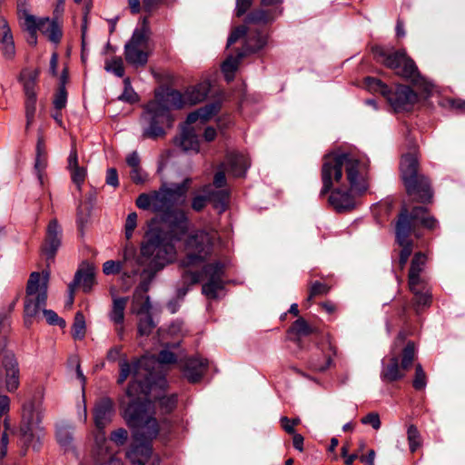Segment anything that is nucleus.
Wrapping results in <instances>:
<instances>
[{"label":"nucleus","instance_id":"1","mask_svg":"<svg viewBox=\"0 0 465 465\" xmlns=\"http://www.w3.org/2000/svg\"><path fill=\"white\" fill-rule=\"evenodd\" d=\"M191 179L181 183H163L150 193H141L136 206L143 210L152 209L161 214L163 224L168 229L150 225L141 244L142 255L156 270H162L176 259L173 241H179L188 230V219L185 213L177 208L186 203Z\"/></svg>","mask_w":465,"mask_h":465},{"label":"nucleus","instance_id":"2","mask_svg":"<svg viewBox=\"0 0 465 465\" xmlns=\"http://www.w3.org/2000/svg\"><path fill=\"white\" fill-rule=\"evenodd\" d=\"M217 238L214 231L198 230L192 232L185 242L186 257L181 265L185 269L182 278L184 284H194L201 281L202 292L208 299H216L223 290V266L220 262L207 264L202 272L193 271L192 267L202 263L210 254L213 242Z\"/></svg>","mask_w":465,"mask_h":465},{"label":"nucleus","instance_id":"3","mask_svg":"<svg viewBox=\"0 0 465 465\" xmlns=\"http://www.w3.org/2000/svg\"><path fill=\"white\" fill-rule=\"evenodd\" d=\"M210 88V82L203 81L187 88L183 94L169 89L156 93L154 99L146 104L142 116V121L147 124L143 128V136L153 139L163 136L164 130L162 125L172 122L170 111L203 102L207 97Z\"/></svg>","mask_w":465,"mask_h":465},{"label":"nucleus","instance_id":"4","mask_svg":"<svg viewBox=\"0 0 465 465\" xmlns=\"http://www.w3.org/2000/svg\"><path fill=\"white\" fill-rule=\"evenodd\" d=\"M176 361L174 353L163 350L158 358L144 355L140 359L129 362L125 358L119 361L120 373L117 383L122 385L127 379H131L126 389L127 396H135L141 392L147 395L156 383L162 387L166 384L164 378L155 373L156 368L163 364L173 363Z\"/></svg>","mask_w":465,"mask_h":465},{"label":"nucleus","instance_id":"5","mask_svg":"<svg viewBox=\"0 0 465 465\" xmlns=\"http://www.w3.org/2000/svg\"><path fill=\"white\" fill-rule=\"evenodd\" d=\"M151 404L128 403L124 418L133 429L134 444L126 457L133 464L144 465L151 454V442L159 433V424L153 416Z\"/></svg>","mask_w":465,"mask_h":465},{"label":"nucleus","instance_id":"6","mask_svg":"<svg viewBox=\"0 0 465 465\" xmlns=\"http://www.w3.org/2000/svg\"><path fill=\"white\" fill-rule=\"evenodd\" d=\"M343 171L346 173L345 180L351 191L362 193L368 189L366 174L368 163L347 153H331L324 156L322 168V190L325 193L331 190L334 183L343 184Z\"/></svg>","mask_w":465,"mask_h":465},{"label":"nucleus","instance_id":"7","mask_svg":"<svg viewBox=\"0 0 465 465\" xmlns=\"http://www.w3.org/2000/svg\"><path fill=\"white\" fill-rule=\"evenodd\" d=\"M49 278L48 271H44L42 273L33 272L29 276L24 305V318L27 327L38 317L41 310L48 324L58 325L62 328L65 326V322L54 311L45 309L47 301Z\"/></svg>","mask_w":465,"mask_h":465},{"label":"nucleus","instance_id":"8","mask_svg":"<svg viewBox=\"0 0 465 465\" xmlns=\"http://www.w3.org/2000/svg\"><path fill=\"white\" fill-rule=\"evenodd\" d=\"M372 53L378 62L393 70L397 75L410 81L422 94L430 93L432 84L420 74L414 61L404 50L389 52L382 46H374Z\"/></svg>","mask_w":465,"mask_h":465},{"label":"nucleus","instance_id":"9","mask_svg":"<svg viewBox=\"0 0 465 465\" xmlns=\"http://www.w3.org/2000/svg\"><path fill=\"white\" fill-rule=\"evenodd\" d=\"M418 224L432 230L437 227V221L428 215L427 209L424 207L413 208L410 215L407 208H404L396 223V241L401 247L399 261L401 269H403L412 252V242L410 240V234L412 228Z\"/></svg>","mask_w":465,"mask_h":465},{"label":"nucleus","instance_id":"10","mask_svg":"<svg viewBox=\"0 0 465 465\" xmlns=\"http://www.w3.org/2000/svg\"><path fill=\"white\" fill-rule=\"evenodd\" d=\"M219 109L220 104L213 103L189 114L179 135L173 140L174 145L184 153H197L200 150V141L196 129L218 113Z\"/></svg>","mask_w":465,"mask_h":465},{"label":"nucleus","instance_id":"11","mask_svg":"<svg viewBox=\"0 0 465 465\" xmlns=\"http://www.w3.org/2000/svg\"><path fill=\"white\" fill-rule=\"evenodd\" d=\"M401 172L409 195L422 203L431 199L432 193L428 179L418 175V159L415 154L408 153L402 157Z\"/></svg>","mask_w":465,"mask_h":465},{"label":"nucleus","instance_id":"12","mask_svg":"<svg viewBox=\"0 0 465 465\" xmlns=\"http://www.w3.org/2000/svg\"><path fill=\"white\" fill-rule=\"evenodd\" d=\"M143 264L147 265V268L143 269V273L148 274L151 278L159 271L153 268L142 254L141 257H137L135 249L133 246H126L124 252L123 262L107 261L103 265V272L104 274L110 275L123 271L124 278H132L139 273L140 267Z\"/></svg>","mask_w":465,"mask_h":465},{"label":"nucleus","instance_id":"13","mask_svg":"<svg viewBox=\"0 0 465 465\" xmlns=\"http://www.w3.org/2000/svg\"><path fill=\"white\" fill-rule=\"evenodd\" d=\"M41 412L32 404L25 405L23 409L20 432L22 440L27 446L37 450L39 441L44 437V428L41 426Z\"/></svg>","mask_w":465,"mask_h":465},{"label":"nucleus","instance_id":"14","mask_svg":"<svg viewBox=\"0 0 465 465\" xmlns=\"http://www.w3.org/2000/svg\"><path fill=\"white\" fill-rule=\"evenodd\" d=\"M148 37L143 29H136L124 45L126 62L134 67H143L148 61Z\"/></svg>","mask_w":465,"mask_h":465},{"label":"nucleus","instance_id":"15","mask_svg":"<svg viewBox=\"0 0 465 465\" xmlns=\"http://www.w3.org/2000/svg\"><path fill=\"white\" fill-rule=\"evenodd\" d=\"M385 98L395 112L410 111L418 102L417 93L406 85H398L394 90L389 89Z\"/></svg>","mask_w":465,"mask_h":465},{"label":"nucleus","instance_id":"16","mask_svg":"<svg viewBox=\"0 0 465 465\" xmlns=\"http://www.w3.org/2000/svg\"><path fill=\"white\" fill-rule=\"evenodd\" d=\"M39 71L37 69H24L19 76V81L23 84L25 96V114L35 115L36 112V92L35 86L38 79Z\"/></svg>","mask_w":465,"mask_h":465},{"label":"nucleus","instance_id":"17","mask_svg":"<svg viewBox=\"0 0 465 465\" xmlns=\"http://www.w3.org/2000/svg\"><path fill=\"white\" fill-rule=\"evenodd\" d=\"M152 305L149 297L143 302L136 293L133 297L131 312L139 316L138 333L141 336H148L155 327L151 316Z\"/></svg>","mask_w":465,"mask_h":465},{"label":"nucleus","instance_id":"18","mask_svg":"<svg viewBox=\"0 0 465 465\" xmlns=\"http://www.w3.org/2000/svg\"><path fill=\"white\" fill-rule=\"evenodd\" d=\"M203 193L205 195H196L193 197L192 202V208L194 211H202L207 201L213 203L214 207L218 209L219 212H223L225 210L229 199V193L227 190L213 192L212 185L209 184L203 187Z\"/></svg>","mask_w":465,"mask_h":465},{"label":"nucleus","instance_id":"19","mask_svg":"<svg viewBox=\"0 0 465 465\" xmlns=\"http://www.w3.org/2000/svg\"><path fill=\"white\" fill-rule=\"evenodd\" d=\"M115 413L113 401L108 397L98 400L94 409V420L98 430H104Z\"/></svg>","mask_w":465,"mask_h":465},{"label":"nucleus","instance_id":"20","mask_svg":"<svg viewBox=\"0 0 465 465\" xmlns=\"http://www.w3.org/2000/svg\"><path fill=\"white\" fill-rule=\"evenodd\" d=\"M62 228L56 219L49 222L46 228L45 241L43 246V252L47 259H53L57 250L61 246Z\"/></svg>","mask_w":465,"mask_h":465},{"label":"nucleus","instance_id":"21","mask_svg":"<svg viewBox=\"0 0 465 465\" xmlns=\"http://www.w3.org/2000/svg\"><path fill=\"white\" fill-rule=\"evenodd\" d=\"M156 386H159L161 388L159 383H156L154 385L153 391L151 392H149L147 395H143L141 392H139L138 395L128 396L129 398H131V401L129 403L136 402L137 404H143V403H148L149 402L151 404L152 411H153V413H154L153 406L151 401L147 400V397L149 395H152L153 398H158L159 404L164 410V411H166V412L171 411L175 407V404H176V401H177L176 396L175 395H172V396H158L156 394L153 395V391L155 390ZM164 386L165 385L162 386V388H163ZM153 416L154 417V414H153Z\"/></svg>","mask_w":465,"mask_h":465},{"label":"nucleus","instance_id":"22","mask_svg":"<svg viewBox=\"0 0 465 465\" xmlns=\"http://www.w3.org/2000/svg\"><path fill=\"white\" fill-rule=\"evenodd\" d=\"M249 166V158L242 153L234 152L228 153L226 163L223 164L224 170L235 177L244 175Z\"/></svg>","mask_w":465,"mask_h":465},{"label":"nucleus","instance_id":"23","mask_svg":"<svg viewBox=\"0 0 465 465\" xmlns=\"http://www.w3.org/2000/svg\"><path fill=\"white\" fill-rule=\"evenodd\" d=\"M208 366V361L202 358L189 359L183 369L184 377L193 383L201 380Z\"/></svg>","mask_w":465,"mask_h":465},{"label":"nucleus","instance_id":"24","mask_svg":"<svg viewBox=\"0 0 465 465\" xmlns=\"http://www.w3.org/2000/svg\"><path fill=\"white\" fill-rule=\"evenodd\" d=\"M35 29L45 35L49 41L57 44L62 36L58 24L48 17L37 18L35 16Z\"/></svg>","mask_w":465,"mask_h":465},{"label":"nucleus","instance_id":"25","mask_svg":"<svg viewBox=\"0 0 465 465\" xmlns=\"http://www.w3.org/2000/svg\"><path fill=\"white\" fill-rule=\"evenodd\" d=\"M329 203L337 212L348 211L355 206L352 196L341 189H336L331 192Z\"/></svg>","mask_w":465,"mask_h":465},{"label":"nucleus","instance_id":"26","mask_svg":"<svg viewBox=\"0 0 465 465\" xmlns=\"http://www.w3.org/2000/svg\"><path fill=\"white\" fill-rule=\"evenodd\" d=\"M46 166V152L45 146V139L42 134L39 133L36 143V158L35 169L36 171L37 178L40 184L44 183V171Z\"/></svg>","mask_w":465,"mask_h":465},{"label":"nucleus","instance_id":"27","mask_svg":"<svg viewBox=\"0 0 465 465\" xmlns=\"http://www.w3.org/2000/svg\"><path fill=\"white\" fill-rule=\"evenodd\" d=\"M317 329L309 325L303 318L297 319L289 330V333L293 335L292 338L298 345L301 343L302 337L309 336L315 333Z\"/></svg>","mask_w":465,"mask_h":465},{"label":"nucleus","instance_id":"28","mask_svg":"<svg viewBox=\"0 0 465 465\" xmlns=\"http://www.w3.org/2000/svg\"><path fill=\"white\" fill-rule=\"evenodd\" d=\"M94 442L96 452L98 455L97 462L103 463L108 459L110 462H114L117 463V465H121V462L119 460L113 459L112 454L108 451L107 440L103 430H99V431L95 435Z\"/></svg>","mask_w":465,"mask_h":465},{"label":"nucleus","instance_id":"29","mask_svg":"<svg viewBox=\"0 0 465 465\" xmlns=\"http://www.w3.org/2000/svg\"><path fill=\"white\" fill-rule=\"evenodd\" d=\"M0 28L2 30L1 45L3 54L5 56V58L11 59L14 57L15 54V48L13 40V35L5 19L0 20Z\"/></svg>","mask_w":465,"mask_h":465},{"label":"nucleus","instance_id":"30","mask_svg":"<svg viewBox=\"0 0 465 465\" xmlns=\"http://www.w3.org/2000/svg\"><path fill=\"white\" fill-rule=\"evenodd\" d=\"M401 365H399L398 357L393 355L381 371V379L385 381H394L404 376Z\"/></svg>","mask_w":465,"mask_h":465},{"label":"nucleus","instance_id":"31","mask_svg":"<svg viewBox=\"0 0 465 465\" xmlns=\"http://www.w3.org/2000/svg\"><path fill=\"white\" fill-rule=\"evenodd\" d=\"M127 301L128 299L124 297H115L113 299V305L108 317L114 324L124 323Z\"/></svg>","mask_w":465,"mask_h":465},{"label":"nucleus","instance_id":"32","mask_svg":"<svg viewBox=\"0 0 465 465\" xmlns=\"http://www.w3.org/2000/svg\"><path fill=\"white\" fill-rule=\"evenodd\" d=\"M72 283H74V287L76 285L81 286L85 292H89L94 283V272L93 268L88 267L77 271Z\"/></svg>","mask_w":465,"mask_h":465},{"label":"nucleus","instance_id":"33","mask_svg":"<svg viewBox=\"0 0 465 465\" xmlns=\"http://www.w3.org/2000/svg\"><path fill=\"white\" fill-rule=\"evenodd\" d=\"M73 430L71 425L65 423H61L56 428L57 442L65 450H69L73 446Z\"/></svg>","mask_w":465,"mask_h":465},{"label":"nucleus","instance_id":"34","mask_svg":"<svg viewBox=\"0 0 465 465\" xmlns=\"http://www.w3.org/2000/svg\"><path fill=\"white\" fill-rule=\"evenodd\" d=\"M245 55L244 52H239L236 56L229 55L222 64V70L228 82L232 81L237 66Z\"/></svg>","mask_w":465,"mask_h":465},{"label":"nucleus","instance_id":"35","mask_svg":"<svg viewBox=\"0 0 465 465\" xmlns=\"http://www.w3.org/2000/svg\"><path fill=\"white\" fill-rule=\"evenodd\" d=\"M245 55L244 52H239L236 56L229 55L222 64V70L228 82L232 81L237 66Z\"/></svg>","mask_w":465,"mask_h":465},{"label":"nucleus","instance_id":"36","mask_svg":"<svg viewBox=\"0 0 465 465\" xmlns=\"http://www.w3.org/2000/svg\"><path fill=\"white\" fill-rule=\"evenodd\" d=\"M267 44V36L264 34L257 32L253 36H249L245 45L244 53H254L261 50Z\"/></svg>","mask_w":465,"mask_h":465},{"label":"nucleus","instance_id":"37","mask_svg":"<svg viewBox=\"0 0 465 465\" xmlns=\"http://www.w3.org/2000/svg\"><path fill=\"white\" fill-rule=\"evenodd\" d=\"M414 295V304L416 310L430 306L431 302V292L430 287L411 292Z\"/></svg>","mask_w":465,"mask_h":465},{"label":"nucleus","instance_id":"38","mask_svg":"<svg viewBox=\"0 0 465 465\" xmlns=\"http://www.w3.org/2000/svg\"><path fill=\"white\" fill-rule=\"evenodd\" d=\"M86 325L84 314L81 312H76L72 326V335L75 340H82L85 335Z\"/></svg>","mask_w":465,"mask_h":465},{"label":"nucleus","instance_id":"39","mask_svg":"<svg viewBox=\"0 0 465 465\" xmlns=\"http://www.w3.org/2000/svg\"><path fill=\"white\" fill-rule=\"evenodd\" d=\"M35 16L30 15L29 13L25 12L24 13V25L29 33L28 43L32 45H35L37 43V36H36L37 30L35 29Z\"/></svg>","mask_w":465,"mask_h":465},{"label":"nucleus","instance_id":"40","mask_svg":"<svg viewBox=\"0 0 465 465\" xmlns=\"http://www.w3.org/2000/svg\"><path fill=\"white\" fill-rule=\"evenodd\" d=\"M104 69L109 73H113L118 77H123L124 74L123 59L121 57H114L110 60H107L105 62Z\"/></svg>","mask_w":465,"mask_h":465},{"label":"nucleus","instance_id":"41","mask_svg":"<svg viewBox=\"0 0 465 465\" xmlns=\"http://www.w3.org/2000/svg\"><path fill=\"white\" fill-rule=\"evenodd\" d=\"M365 87L371 91L375 93L381 94L384 97L389 91V87L383 84L381 80L376 79L374 77H367L364 81Z\"/></svg>","mask_w":465,"mask_h":465},{"label":"nucleus","instance_id":"42","mask_svg":"<svg viewBox=\"0 0 465 465\" xmlns=\"http://www.w3.org/2000/svg\"><path fill=\"white\" fill-rule=\"evenodd\" d=\"M415 346L413 342H408L402 351L401 369L408 370L411 368L415 358Z\"/></svg>","mask_w":465,"mask_h":465},{"label":"nucleus","instance_id":"43","mask_svg":"<svg viewBox=\"0 0 465 465\" xmlns=\"http://www.w3.org/2000/svg\"><path fill=\"white\" fill-rule=\"evenodd\" d=\"M273 17L272 16L271 13L265 10H255L252 12L250 15H248L246 20L248 23H267L271 20H272Z\"/></svg>","mask_w":465,"mask_h":465},{"label":"nucleus","instance_id":"44","mask_svg":"<svg viewBox=\"0 0 465 465\" xmlns=\"http://www.w3.org/2000/svg\"><path fill=\"white\" fill-rule=\"evenodd\" d=\"M124 89L123 94L119 96V99L124 102L130 104L135 103L138 100V95L133 89L129 78L124 80Z\"/></svg>","mask_w":465,"mask_h":465},{"label":"nucleus","instance_id":"45","mask_svg":"<svg viewBox=\"0 0 465 465\" xmlns=\"http://www.w3.org/2000/svg\"><path fill=\"white\" fill-rule=\"evenodd\" d=\"M427 258L424 253L417 252L415 253L409 272H413L416 274H420L424 270L426 264Z\"/></svg>","mask_w":465,"mask_h":465},{"label":"nucleus","instance_id":"46","mask_svg":"<svg viewBox=\"0 0 465 465\" xmlns=\"http://www.w3.org/2000/svg\"><path fill=\"white\" fill-rule=\"evenodd\" d=\"M407 434H408L410 450L411 452H414L420 446V433L414 425H411L408 428Z\"/></svg>","mask_w":465,"mask_h":465},{"label":"nucleus","instance_id":"47","mask_svg":"<svg viewBox=\"0 0 465 465\" xmlns=\"http://www.w3.org/2000/svg\"><path fill=\"white\" fill-rule=\"evenodd\" d=\"M429 287L425 279L420 274L409 272V288L411 292H416V290Z\"/></svg>","mask_w":465,"mask_h":465},{"label":"nucleus","instance_id":"48","mask_svg":"<svg viewBox=\"0 0 465 465\" xmlns=\"http://www.w3.org/2000/svg\"><path fill=\"white\" fill-rule=\"evenodd\" d=\"M70 173L73 183L77 186L78 190H81V186L86 177V169L83 166H80L70 170Z\"/></svg>","mask_w":465,"mask_h":465},{"label":"nucleus","instance_id":"49","mask_svg":"<svg viewBox=\"0 0 465 465\" xmlns=\"http://www.w3.org/2000/svg\"><path fill=\"white\" fill-rule=\"evenodd\" d=\"M413 387L418 391L423 390L426 387V375L420 364H417L415 368Z\"/></svg>","mask_w":465,"mask_h":465},{"label":"nucleus","instance_id":"50","mask_svg":"<svg viewBox=\"0 0 465 465\" xmlns=\"http://www.w3.org/2000/svg\"><path fill=\"white\" fill-rule=\"evenodd\" d=\"M137 226V214L136 213H131L127 215L124 224L125 237L131 239L134 229Z\"/></svg>","mask_w":465,"mask_h":465},{"label":"nucleus","instance_id":"51","mask_svg":"<svg viewBox=\"0 0 465 465\" xmlns=\"http://www.w3.org/2000/svg\"><path fill=\"white\" fill-rule=\"evenodd\" d=\"M128 438V432L125 429L120 428L113 431L110 440L117 445H124Z\"/></svg>","mask_w":465,"mask_h":465},{"label":"nucleus","instance_id":"52","mask_svg":"<svg viewBox=\"0 0 465 465\" xmlns=\"http://www.w3.org/2000/svg\"><path fill=\"white\" fill-rule=\"evenodd\" d=\"M328 291H329V287L326 284L322 283L320 282H315L311 286L308 300L310 301L314 296H317V295L325 294L328 292Z\"/></svg>","mask_w":465,"mask_h":465},{"label":"nucleus","instance_id":"53","mask_svg":"<svg viewBox=\"0 0 465 465\" xmlns=\"http://www.w3.org/2000/svg\"><path fill=\"white\" fill-rule=\"evenodd\" d=\"M66 105V91L60 87L54 100V106L56 110H62Z\"/></svg>","mask_w":465,"mask_h":465},{"label":"nucleus","instance_id":"54","mask_svg":"<svg viewBox=\"0 0 465 465\" xmlns=\"http://www.w3.org/2000/svg\"><path fill=\"white\" fill-rule=\"evenodd\" d=\"M363 424L371 425L374 430L381 428V420L378 413L371 412L361 419Z\"/></svg>","mask_w":465,"mask_h":465},{"label":"nucleus","instance_id":"55","mask_svg":"<svg viewBox=\"0 0 465 465\" xmlns=\"http://www.w3.org/2000/svg\"><path fill=\"white\" fill-rule=\"evenodd\" d=\"M226 183V179L223 171L217 172L214 179L213 184L212 185L213 192H219L221 190H224L223 187Z\"/></svg>","mask_w":465,"mask_h":465},{"label":"nucleus","instance_id":"56","mask_svg":"<svg viewBox=\"0 0 465 465\" xmlns=\"http://www.w3.org/2000/svg\"><path fill=\"white\" fill-rule=\"evenodd\" d=\"M247 32V28L244 25H241L236 27L228 38L227 45H233L237 42L241 37H242Z\"/></svg>","mask_w":465,"mask_h":465},{"label":"nucleus","instance_id":"57","mask_svg":"<svg viewBox=\"0 0 465 465\" xmlns=\"http://www.w3.org/2000/svg\"><path fill=\"white\" fill-rule=\"evenodd\" d=\"M130 177L134 183H143L146 180L147 175L139 166L136 168H132L130 172Z\"/></svg>","mask_w":465,"mask_h":465},{"label":"nucleus","instance_id":"58","mask_svg":"<svg viewBox=\"0 0 465 465\" xmlns=\"http://www.w3.org/2000/svg\"><path fill=\"white\" fill-rule=\"evenodd\" d=\"M106 184L116 188L119 185L118 173L115 168H109L106 172Z\"/></svg>","mask_w":465,"mask_h":465},{"label":"nucleus","instance_id":"59","mask_svg":"<svg viewBox=\"0 0 465 465\" xmlns=\"http://www.w3.org/2000/svg\"><path fill=\"white\" fill-rule=\"evenodd\" d=\"M77 167H80V165L78 164V154L75 145L73 144L67 159V168L70 171Z\"/></svg>","mask_w":465,"mask_h":465},{"label":"nucleus","instance_id":"60","mask_svg":"<svg viewBox=\"0 0 465 465\" xmlns=\"http://www.w3.org/2000/svg\"><path fill=\"white\" fill-rule=\"evenodd\" d=\"M252 0H236V15L242 16L251 7Z\"/></svg>","mask_w":465,"mask_h":465},{"label":"nucleus","instance_id":"61","mask_svg":"<svg viewBox=\"0 0 465 465\" xmlns=\"http://www.w3.org/2000/svg\"><path fill=\"white\" fill-rule=\"evenodd\" d=\"M331 364V356L328 355L324 358L322 361H313L311 362V367L315 371H325Z\"/></svg>","mask_w":465,"mask_h":465},{"label":"nucleus","instance_id":"62","mask_svg":"<svg viewBox=\"0 0 465 465\" xmlns=\"http://www.w3.org/2000/svg\"><path fill=\"white\" fill-rule=\"evenodd\" d=\"M10 406V399L8 396L0 392V417L8 412Z\"/></svg>","mask_w":465,"mask_h":465},{"label":"nucleus","instance_id":"63","mask_svg":"<svg viewBox=\"0 0 465 465\" xmlns=\"http://www.w3.org/2000/svg\"><path fill=\"white\" fill-rule=\"evenodd\" d=\"M149 288V282L148 281H143L137 289L135 290L134 296L137 293L138 297L144 302L146 300L147 295H144L143 293L148 291Z\"/></svg>","mask_w":465,"mask_h":465},{"label":"nucleus","instance_id":"64","mask_svg":"<svg viewBox=\"0 0 465 465\" xmlns=\"http://www.w3.org/2000/svg\"><path fill=\"white\" fill-rule=\"evenodd\" d=\"M126 163L131 168H136L140 166V157L136 152H133L126 158Z\"/></svg>","mask_w":465,"mask_h":465}]
</instances>
